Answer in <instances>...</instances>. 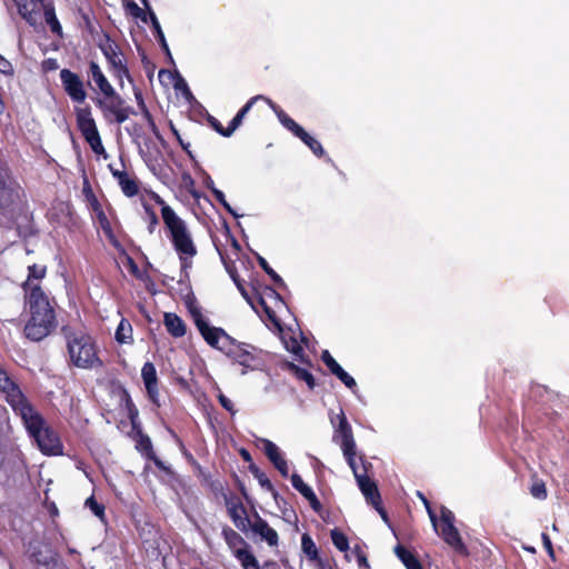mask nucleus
I'll return each mask as SVG.
<instances>
[{
  "label": "nucleus",
  "instance_id": "nucleus-1",
  "mask_svg": "<svg viewBox=\"0 0 569 569\" xmlns=\"http://www.w3.org/2000/svg\"><path fill=\"white\" fill-rule=\"evenodd\" d=\"M162 219L170 232L173 247L179 253L182 268H189L191 259L197 254V248L186 222L176 214L171 207L162 209Z\"/></svg>",
  "mask_w": 569,
  "mask_h": 569
},
{
  "label": "nucleus",
  "instance_id": "nucleus-2",
  "mask_svg": "<svg viewBox=\"0 0 569 569\" xmlns=\"http://www.w3.org/2000/svg\"><path fill=\"white\" fill-rule=\"evenodd\" d=\"M29 435L34 439L39 449L46 455H59L61 452V442L57 433L44 422L43 418L33 407L26 411V416H20Z\"/></svg>",
  "mask_w": 569,
  "mask_h": 569
},
{
  "label": "nucleus",
  "instance_id": "nucleus-3",
  "mask_svg": "<svg viewBox=\"0 0 569 569\" xmlns=\"http://www.w3.org/2000/svg\"><path fill=\"white\" fill-rule=\"evenodd\" d=\"M68 350L72 362L79 368L89 369L102 365L97 356L94 343L88 335L68 336Z\"/></svg>",
  "mask_w": 569,
  "mask_h": 569
},
{
  "label": "nucleus",
  "instance_id": "nucleus-4",
  "mask_svg": "<svg viewBox=\"0 0 569 569\" xmlns=\"http://www.w3.org/2000/svg\"><path fill=\"white\" fill-rule=\"evenodd\" d=\"M78 128L96 154L108 157L106 149L102 144L99 131L96 126L94 119L91 117L89 108H80L77 110Z\"/></svg>",
  "mask_w": 569,
  "mask_h": 569
},
{
  "label": "nucleus",
  "instance_id": "nucleus-5",
  "mask_svg": "<svg viewBox=\"0 0 569 569\" xmlns=\"http://www.w3.org/2000/svg\"><path fill=\"white\" fill-rule=\"evenodd\" d=\"M0 392L6 397L7 402L19 416H26V411L32 407L27 400L19 386L11 379L7 371L0 367Z\"/></svg>",
  "mask_w": 569,
  "mask_h": 569
},
{
  "label": "nucleus",
  "instance_id": "nucleus-6",
  "mask_svg": "<svg viewBox=\"0 0 569 569\" xmlns=\"http://www.w3.org/2000/svg\"><path fill=\"white\" fill-rule=\"evenodd\" d=\"M190 312L198 330L207 343L213 348L224 351V349H227L231 343L232 338L228 336L223 329L209 326L198 309L192 308L190 309Z\"/></svg>",
  "mask_w": 569,
  "mask_h": 569
},
{
  "label": "nucleus",
  "instance_id": "nucleus-7",
  "mask_svg": "<svg viewBox=\"0 0 569 569\" xmlns=\"http://www.w3.org/2000/svg\"><path fill=\"white\" fill-rule=\"evenodd\" d=\"M96 43L113 71H129L127 58L121 46L111 39L107 32L98 34Z\"/></svg>",
  "mask_w": 569,
  "mask_h": 569
},
{
  "label": "nucleus",
  "instance_id": "nucleus-8",
  "mask_svg": "<svg viewBox=\"0 0 569 569\" xmlns=\"http://www.w3.org/2000/svg\"><path fill=\"white\" fill-rule=\"evenodd\" d=\"M21 188L7 172L0 170V211H12L20 202Z\"/></svg>",
  "mask_w": 569,
  "mask_h": 569
},
{
  "label": "nucleus",
  "instance_id": "nucleus-9",
  "mask_svg": "<svg viewBox=\"0 0 569 569\" xmlns=\"http://www.w3.org/2000/svg\"><path fill=\"white\" fill-rule=\"evenodd\" d=\"M54 313L30 315L24 326V335L32 341H40L56 328Z\"/></svg>",
  "mask_w": 569,
  "mask_h": 569
},
{
  "label": "nucleus",
  "instance_id": "nucleus-10",
  "mask_svg": "<svg viewBox=\"0 0 569 569\" xmlns=\"http://www.w3.org/2000/svg\"><path fill=\"white\" fill-rule=\"evenodd\" d=\"M23 290L30 315L54 313L48 296L41 289L39 283H32V281L23 283Z\"/></svg>",
  "mask_w": 569,
  "mask_h": 569
},
{
  "label": "nucleus",
  "instance_id": "nucleus-11",
  "mask_svg": "<svg viewBox=\"0 0 569 569\" xmlns=\"http://www.w3.org/2000/svg\"><path fill=\"white\" fill-rule=\"evenodd\" d=\"M97 106L101 109L104 118L113 117L118 123L124 122L133 110L126 106L123 99L118 94L96 99Z\"/></svg>",
  "mask_w": 569,
  "mask_h": 569
},
{
  "label": "nucleus",
  "instance_id": "nucleus-12",
  "mask_svg": "<svg viewBox=\"0 0 569 569\" xmlns=\"http://www.w3.org/2000/svg\"><path fill=\"white\" fill-rule=\"evenodd\" d=\"M249 347L250 346H247L244 343H238L236 340L231 339V343L223 351L236 363L243 367V369L241 370V375H246L248 370H253L256 368V357L249 350Z\"/></svg>",
  "mask_w": 569,
  "mask_h": 569
},
{
  "label": "nucleus",
  "instance_id": "nucleus-13",
  "mask_svg": "<svg viewBox=\"0 0 569 569\" xmlns=\"http://www.w3.org/2000/svg\"><path fill=\"white\" fill-rule=\"evenodd\" d=\"M337 418L339 423L335 430L333 441L340 445L342 451L356 449L357 446L351 426L349 425L342 410H340V413L337 416Z\"/></svg>",
  "mask_w": 569,
  "mask_h": 569
},
{
  "label": "nucleus",
  "instance_id": "nucleus-14",
  "mask_svg": "<svg viewBox=\"0 0 569 569\" xmlns=\"http://www.w3.org/2000/svg\"><path fill=\"white\" fill-rule=\"evenodd\" d=\"M158 77L161 83L171 84L173 87L178 98H182L188 103L196 101L186 79L182 78L181 73H158Z\"/></svg>",
  "mask_w": 569,
  "mask_h": 569
},
{
  "label": "nucleus",
  "instance_id": "nucleus-15",
  "mask_svg": "<svg viewBox=\"0 0 569 569\" xmlns=\"http://www.w3.org/2000/svg\"><path fill=\"white\" fill-rule=\"evenodd\" d=\"M61 81L66 92L69 97L78 103L84 102L87 98L86 90L83 88V83L78 77L77 73H60Z\"/></svg>",
  "mask_w": 569,
  "mask_h": 569
},
{
  "label": "nucleus",
  "instance_id": "nucleus-16",
  "mask_svg": "<svg viewBox=\"0 0 569 569\" xmlns=\"http://www.w3.org/2000/svg\"><path fill=\"white\" fill-rule=\"evenodd\" d=\"M20 17L31 27L37 26L39 6L43 7L48 0H13Z\"/></svg>",
  "mask_w": 569,
  "mask_h": 569
},
{
  "label": "nucleus",
  "instance_id": "nucleus-17",
  "mask_svg": "<svg viewBox=\"0 0 569 569\" xmlns=\"http://www.w3.org/2000/svg\"><path fill=\"white\" fill-rule=\"evenodd\" d=\"M441 537L443 540L460 555H468L467 547L461 540L460 533L455 525L441 526Z\"/></svg>",
  "mask_w": 569,
  "mask_h": 569
},
{
  "label": "nucleus",
  "instance_id": "nucleus-18",
  "mask_svg": "<svg viewBox=\"0 0 569 569\" xmlns=\"http://www.w3.org/2000/svg\"><path fill=\"white\" fill-rule=\"evenodd\" d=\"M141 377L143 379L146 389L152 401L156 402L158 396V380L156 367L151 362H146L141 369Z\"/></svg>",
  "mask_w": 569,
  "mask_h": 569
},
{
  "label": "nucleus",
  "instance_id": "nucleus-19",
  "mask_svg": "<svg viewBox=\"0 0 569 569\" xmlns=\"http://www.w3.org/2000/svg\"><path fill=\"white\" fill-rule=\"evenodd\" d=\"M252 531L260 536L261 539L266 540L269 546H277L278 545V533L277 531L271 528L266 520L257 516V519L251 525Z\"/></svg>",
  "mask_w": 569,
  "mask_h": 569
},
{
  "label": "nucleus",
  "instance_id": "nucleus-20",
  "mask_svg": "<svg viewBox=\"0 0 569 569\" xmlns=\"http://www.w3.org/2000/svg\"><path fill=\"white\" fill-rule=\"evenodd\" d=\"M356 480L367 501L373 507H378L380 503V493L376 483L368 478L367 473L362 477H358Z\"/></svg>",
  "mask_w": 569,
  "mask_h": 569
},
{
  "label": "nucleus",
  "instance_id": "nucleus-21",
  "mask_svg": "<svg viewBox=\"0 0 569 569\" xmlns=\"http://www.w3.org/2000/svg\"><path fill=\"white\" fill-rule=\"evenodd\" d=\"M109 169L112 176L118 180L122 192L128 197H133L138 193L139 187L134 179H131L127 172L114 169L112 164H109Z\"/></svg>",
  "mask_w": 569,
  "mask_h": 569
},
{
  "label": "nucleus",
  "instance_id": "nucleus-22",
  "mask_svg": "<svg viewBox=\"0 0 569 569\" xmlns=\"http://www.w3.org/2000/svg\"><path fill=\"white\" fill-rule=\"evenodd\" d=\"M266 102L271 107V109L277 114L280 123L291 131L297 138L303 131V128L299 126L293 119H291L282 109H280L277 104H274L270 99L266 97Z\"/></svg>",
  "mask_w": 569,
  "mask_h": 569
},
{
  "label": "nucleus",
  "instance_id": "nucleus-23",
  "mask_svg": "<svg viewBox=\"0 0 569 569\" xmlns=\"http://www.w3.org/2000/svg\"><path fill=\"white\" fill-rule=\"evenodd\" d=\"M291 483L292 487L298 490L311 505L313 509H318L320 507V502L317 499V496L315 495L313 490L303 482L301 477L297 473L291 476Z\"/></svg>",
  "mask_w": 569,
  "mask_h": 569
},
{
  "label": "nucleus",
  "instance_id": "nucleus-24",
  "mask_svg": "<svg viewBox=\"0 0 569 569\" xmlns=\"http://www.w3.org/2000/svg\"><path fill=\"white\" fill-rule=\"evenodd\" d=\"M42 9H43L44 21L48 24V27L50 28V31L53 34L61 38L62 37V27L56 16V9L53 6V2L51 0H48L46 2V4L42 7Z\"/></svg>",
  "mask_w": 569,
  "mask_h": 569
},
{
  "label": "nucleus",
  "instance_id": "nucleus-25",
  "mask_svg": "<svg viewBox=\"0 0 569 569\" xmlns=\"http://www.w3.org/2000/svg\"><path fill=\"white\" fill-rule=\"evenodd\" d=\"M164 326L170 335L176 338H180L186 335V325L183 320L176 313H164Z\"/></svg>",
  "mask_w": 569,
  "mask_h": 569
},
{
  "label": "nucleus",
  "instance_id": "nucleus-26",
  "mask_svg": "<svg viewBox=\"0 0 569 569\" xmlns=\"http://www.w3.org/2000/svg\"><path fill=\"white\" fill-rule=\"evenodd\" d=\"M263 100L266 101L264 96H256L252 97L247 101V103L239 110V112L234 116V118L231 120L227 134H232L237 128H239L242 123L243 118L246 114L251 110L252 106L258 101Z\"/></svg>",
  "mask_w": 569,
  "mask_h": 569
},
{
  "label": "nucleus",
  "instance_id": "nucleus-27",
  "mask_svg": "<svg viewBox=\"0 0 569 569\" xmlns=\"http://www.w3.org/2000/svg\"><path fill=\"white\" fill-rule=\"evenodd\" d=\"M229 515L234 526L240 530H246L249 525V519L246 513V509L242 505H232L228 508Z\"/></svg>",
  "mask_w": 569,
  "mask_h": 569
},
{
  "label": "nucleus",
  "instance_id": "nucleus-28",
  "mask_svg": "<svg viewBox=\"0 0 569 569\" xmlns=\"http://www.w3.org/2000/svg\"><path fill=\"white\" fill-rule=\"evenodd\" d=\"M234 556L243 569H260L257 558L247 548L237 549Z\"/></svg>",
  "mask_w": 569,
  "mask_h": 569
},
{
  "label": "nucleus",
  "instance_id": "nucleus-29",
  "mask_svg": "<svg viewBox=\"0 0 569 569\" xmlns=\"http://www.w3.org/2000/svg\"><path fill=\"white\" fill-rule=\"evenodd\" d=\"M395 553L402 561L407 569H422L418 559L401 545L396 546Z\"/></svg>",
  "mask_w": 569,
  "mask_h": 569
},
{
  "label": "nucleus",
  "instance_id": "nucleus-30",
  "mask_svg": "<svg viewBox=\"0 0 569 569\" xmlns=\"http://www.w3.org/2000/svg\"><path fill=\"white\" fill-rule=\"evenodd\" d=\"M261 442L263 445V451L266 456L269 458V460L273 463L274 467H278L280 461L286 460L276 443L268 439H262Z\"/></svg>",
  "mask_w": 569,
  "mask_h": 569
},
{
  "label": "nucleus",
  "instance_id": "nucleus-31",
  "mask_svg": "<svg viewBox=\"0 0 569 569\" xmlns=\"http://www.w3.org/2000/svg\"><path fill=\"white\" fill-rule=\"evenodd\" d=\"M79 16L81 18V26L91 34L93 41L96 42L98 34H101L103 31L98 30L96 27L93 18L89 14V12L83 9L78 10Z\"/></svg>",
  "mask_w": 569,
  "mask_h": 569
},
{
  "label": "nucleus",
  "instance_id": "nucleus-32",
  "mask_svg": "<svg viewBox=\"0 0 569 569\" xmlns=\"http://www.w3.org/2000/svg\"><path fill=\"white\" fill-rule=\"evenodd\" d=\"M116 340L119 343H130L132 341V327L130 322L122 319L116 330Z\"/></svg>",
  "mask_w": 569,
  "mask_h": 569
},
{
  "label": "nucleus",
  "instance_id": "nucleus-33",
  "mask_svg": "<svg viewBox=\"0 0 569 569\" xmlns=\"http://www.w3.org/2000/svg\"><path fill=\"white\" fill-rule=\"evenodd\" d=\"M298 138L307 144L310 150L317 156L322 157L325 154V150L321 146V143L313 137H311L305 129L298 136Z\"/></svg>",
  "mask_w": 569,
  "mask_h": 569
},
{
  "label": "nucleus",
  "instance_id": "nucleus-34",
  "mask_svg": "<svg viewBox=\"0 0 569 569\" xmlns=\"http://www.w3.org/2000/svg\"><path fill=\"white\" fill-rule=\"evenodd\" d=\"M301 548L310 560H319V552L316 543L308 533H303L301 537Z\"/></svg>",
  "mask_w": 569,
  "mask_h": 569
},
{
  "label": "nucleus",
  "instance_id": "nucleus-35",
  "mask_svg": "<svg viewBox=\"0 0 569 569\" xmlns=\"http://www.w3.org/2000/svg\"><path fill=\"white\" fill-rule=\"evenodd\" d=\"M93 82L99 88L102 97H109L117 93L103 73H93Z\"/></svg>",
  "mask_w": 569,
  "mask_h": 569
},
{
  "label": "nucleus",
  "instance_id": "nucleus-36",
  "mask_svg": "<svg viewBox=\"0 0 569 569\" xmlns=\"http://www.w3.org/2000/svg\"><path fill=\"white\" fill-rule=\"evenodd\" d=\"M288 369L300 380H303L309 388L315 387L313 376L306 369L296 366L295 363H288Z\"/></svg>",
  "mask_w": 569,
  "mask_h": 569
},
{
  "label": "nucleus",
  "instance_id": "nucleus-37",
  "mask_svg": "<svg viewBox=\"0 0 569 569\" xmlns=\"http://www.w3.org/2000/svg\"><path fill=\"white\" fill-rule=\"evenodd\" d=\"M342 453H343L349 467L351 468L356 479H358V477H362L367 473V467L365 463H362V469H363L362 471H360L359 467L356 463V455H357L356 449L342 451Z\"/></svg>",
  "mask_w": 569,
  "mask_h": 569
},
{
  "label": "nucleus",
  "instance_id": "nucleus-38",
  "mask_svg": "<svg viewBox=\"0 0 569 569\" xmlns=\"http://www.w3.org/2000/svg\"><path fill=\"white\" fill-rule=\"evenodd\" d=\"M322 361L326 363L328 369L332 375H335L338 379L345 372L342 367L333 359L328 350H325L321 356Z\"/></svg>",
  "mask_w": 569,
  "mask_h": 569
},
{
  "label": "nucleus",
  "instance_id": "nucleus-39",
  "mask_svg": "<svg viewBox=\"0 0 569 569\" xmlns=\"http://www.w3.org/2000/svg\"><path fill=\"white\" fill-rule=\"evenodd\" d=\"M331 540L337 549L340 551H347L349 548L348 538L338 529L331 530Z\"/></svg>",
  "mask_w": 569,
  "mask_h": 569
},
{
  "label": "nucleus",
  "instance_id": "nucleus-40",
  "mask_svg": "<svg viewBox=\"0 0 569 569\" xmlns=\"http://www.w3.org/2000/svg\"><path fill=\"white\" fill-rule=\"evenodd\" d=\"M28 279L24 283H28L29 281H32V283H38L37 281L42 279L46 276L47 268L46 266L41 264H32L28 268Z\"/></svg>",
  "mask_w": 569,
  "mask_h": 569
},
{
  "label": "nucleus",
  "instance_id": "nucleus-41",
  "mask_svg": "<svg viewBox=\"0 0 569 569\" xmlns=\"http://www.w3.org/2000/svg\"><path fill=\"white\" fill-rule=\"evenodd\" d=\"M148 14H149V18H150V21H151V26H152V31H153V34L156 37V39L158 40V42H163L164 43V33L161 29V26L159 23V20L156 16V13L153 12L152 9H149L148 10Z\"/></svg>",
  "mask_w": 569,
  "mask_h": 569
},
{
  "label": "nucleus",
  "instance_id": "nucleus-42",
  "mask_svg": "<svg viewBox=\"0 0 569 569\" xmlns=\"http://www.w3.org/2000/svg\"><path fill=\"white\" fill-rule=\"evenodd\" d=\"M530 493L533 498L543 500L547 498V488L543 481L535 480L530 487Z\"/></svg>",
  "mask_w": 569,
  "mask_h": 569
},
{
  "label": "nucleus",
  "instance_id": "nucleus-43",
  "mask_svg": "<svg viewBox=\"0 0 569 569\" xmlns=\"http://www.w3.org/2000/svg\"><path fill=\"white\" fill-rule=\"evenodd\" d=\"M257 259H258L259 266L264 270L266 273H268L271 277V279L277 284H283L282 278L269 266V263L267 262V260L263 257L258 256Z\"/></svg>",
  "mask_w": 569,
  "mask_h": 569
},
{
  "label": "nucleus",
  "instance_id": "nucleus-44",
  "mask_svg": "<svg viewBox=\"0 0 569 569\" xmlns=\"http://www.w3.org/2000/svg\"><path fill=\"white\" fill-rule=\"evenodd\" d=\"M126 8L134 18L141 19L143 22H147V17H149L147 9H141L134 1H129Z\"/></svg>",
  "mask_w": 569,
  "mask_h": 569
},
{
  "label": "nucleus",
  "instance_id": "nucleus-45",
  "mask_svg": "<svg viewBox=\"0 0 569 569\" xmlns=\"http://www.w3.org/2000/svg\"><path fill=\"white\" fill-rule=\"evenodd\" d=\"M97 219L99 221L101 229L106 233V236L111 238L112 237L111 224H110V221L108 220L106 213L102 210L97 211Z\"/></svg>",
  "mask_w": 569,
  "mask_h": 569
},
{
  "label": "nucleus",
  "instance_id": "nucleus-46",
  "mask_svg": "<svg viewBox=\"0 0 569 569\" xmlns=\"http://www.w3.org/2000/svg\"><path fill=\"white\" fill-rule=\"evenodd\" d=\"M211 192L214 196L216 200L219 201L229 213H231L233 217H238V214L233 211L231 206L226 200L224 193L221 190L217 189L216 187H212Z\"/></svg>",
  "mask_w": 569,
  "mask_h": 569
},
{
  "label": "nucleus",
  "instance_id": "nucleus-47",
  "mask_svg": "<svg viewBox=\"0 0 569 569\" xmlns=\"http://www.w3.org/2000/svg\"><path fill=\"white\" fill-rule=\"evenodd\" d=\"M86 506L100 519L104 515V507L96 501L93 497L86 500Z\"/></svg>",
  "mask_w": 569,
  "mask_h": 569
},
{
  "label": "nucleus",
  "instance_id": "nucleus-48",
  "mask_svg": "<svg viewBox=\"0 0 569 569\" xmlns=\"http://www.w3.org/2000/svg\"><path fill=\"white\" fill-rule=\"evenodd\" d=\"M146 214L149 219V232L152 233L154 231L156 226L158 224L159 220L156 214V212L147 204L143 206Z\"/></svg>",
  "mask_w": 569,
  "mask_h": 569
},
{
  "label": "nucleus",
  "instance_id": "nucleus-49",
  "mask_svg": "<svg viewBox=\"0 0 569 569\" xmlns=\"http://www.w3.org/2000/svg\"><path fill=\"white\" fill-rule=\"evenodd\" d=\"M209 124L218 132L220 133L221 136L223 137H230L231 134H227L228 132V128H223L222 124L219 122L218 119H216L214 117L212 116H208L207 118Z\"/></svg>",
  "mask_w": 569,
  "mask_h": 569
},
{
  "label": "nucleus",
  "instance_id": "nucleus-50",
  "mask_svg": "<svg viewBox=\"0 0 569 569\" xmlns=\"http://www.w3.org/2000/svg\"><path fill=\"white\" fill-rule=\"evenodd\" d=\"M218 400H219L220 405L227 411H229L231 415L236 413L234 406H233L232 401L228 397H226L222 392H219Z\"/></svg>",
  "mask_w": 569,
  "mask_h": 569
},
{
  "label": "nucleus",
  "instance_id": "nucleus-51",
  "mask_svg": "<svg viewBox=\"0 0 569 569\" xmlns=\"http://www.w3.org/2000/svg\"><path fill=\"white\" fill-rule=\"evenodd\" d=\"M455 515L447 508L441 509V522L442 526L453 525Z\"/></svg>",
  "mask_w": 569,
  "mask_h": 569
},
{
  "label": "nucleus",
  "instance_id": "nucleus-52",
  "mask_svg": "<svg viewBox=\"0 0 569 569\" xmlns=\"http://www.w3.org/2000/svg\"><path fill=\"white\" fill-rule=\"evenodd\" d=\"M339 380L343 382L345 386L349 389H355L357 387L356 380L346 371L341 375V377H339Z\"/></svg>",
  "mask_w": 569,
  "mask_h": 569
},
{
  "label": "nucleus",
  "instance_id": "nucleus-53",
  "mask_svg": "<svg viewBox=\"0 0 569 569\" xmlns=\"http://www.w3.org/2000/svg\"><path fill=\"white\" fill-rule=\"evenodd\" d=\"M140 106L142 107V111H143V118L144 120L147 121V123L149 124V127L152 129V131H156L157 130V127H156V123L152 119V116L151 113L148 111V109L146 108V106L143 104V102L141 101L140 102Z\"/></svg>",
  "mask_w": 569,
  "mask_h": 569
},
{
  "label": "nucleus",
  "instance_id": "nucleus-54",
  "mask_svg": "<svg viewBox=\"0 0 569 569\" xmlns=\"http://www.w3.org/2000/svg\"><path fill=\"white\" fill-rule=\"evenodd\" d=\"M541 538H542L543 547L548 551L549 556L553 558V549H552V543H551L549 536L547 533H542Z\"/></svg>",
  "mask_w": 569,
  "mask_h": 569
},
{
  "label": "nucleus",
  "instance_id": "nucleus-55",
  "mask_svg": "<svg viewBox=\"0 0 569 569\" xmlns=\"http://www.w3.org/2000/svg\"><path fill=\"white\" fill-rule=\"evenodd\" d=\"M356 557H357V562L360 567H366L368 568L369 567V563H368V560H367V557L365 556L363 552H361L359 549H356Z\"/></svg>",
  "mask_w": 569,
  "mask_h": 569
},
{
  "label": "nucleus",
  "instance_id": "nucleus-56",
  "mask_svg": "<svg viewBox=\"0 0 569 569\" xmlns=\"http://www.w3.org/2000/svg\"><path fill=\"white\" fill-rule=\"evenodd\" d=\"M43 71H51L58 69V63L54 59H48L43 62Z\"/></svg>",
  "mask_w": 569,
  "mask_h": 569
},
{
  "label": "nucleus",
  "instance_id": "nucleus-57",
  "mask_svg": "<svg viewBox=\"0 0 569 569\" xmlns=\"http://www.w3.org/2000/svg\"><path fill=\"white\" fill-rule=\"evenodd\" d=\"M141 60H142V63H143V67L146 69V71H153L156 66L148 60L147 56L144 54V52H141Z\"/></svg>",
  "mask_w": 569,
  "mask_h": 569
},
{
  "label": "nucleus",
  "instance_id": "nucleus-58",
  "mask_svg": "<svg viewBox=\"0 0 569 569\" xmlns=\"http://www.w3.org/2000/svg\"><path fill=\"white\" fill-rule=\"evenodd\" d=\"M276 468L278 469L282 477H288L289 467L286 460L280 461V463Z\"/></svg>",
  "mask_w": 569,
  "mask_h": 569
},
{
  "label": "nucleus",
  "instance_id": "nucleus-59",
  "mask_svg": "<svg viewBox=\"0 0 569 569\" xmlns=\"http://www.w3.org/2000/svg\"><path fill=\"white\" fill-rule=\"evenodd\" d=\"M258 479L262 487L267 488L268 490H272V485L266 476L261 475L258 477Z\"/></svg>",
  "mask_w": 569,
  "mask_h": 569
},
{
  "label": "nucleus",
  "instance_id": "nucleus-60",
  "mask_svg": "<svg viewBox=\"0 0 569 569\" xmlns=\"http://www.w3.org/2000/svg\"><path fill=\"white\" fill-rule=\"evenodd\" d=\"M10 62L0 54V71H9Z\"/></svg>",
  "mask_w": 569,
  "mask_h": 569
},
{
  "label": "nucleus",
  "instance_id": "nucleus-61",
  "mask_svg": "<svg viewBox=\"0 0 569 569\" xmlns=\"http://www.w3.org/2000/svg\"><path fill=\"white\" fill-rule=\"evenodd\" d=\"M419 496L422 498L423 503H425V505H426V507L428 508V512H429L430 519H431V521H432L433 526L436 527V526H437V525H436V517H435V516H433V513L431 512V510H430V508H429V506H428V501H427V499H425V498L421 496V493H419Z\"/></svg>",
  "mask_w": 569,
  "mask_h": 569
},
{
  "label": "nucleus",
  "instance_id": "nucleus-62",
  "mask_svg": "<svg viewBox=\"0 0 569 569\" xmlns=\"http://www.w3.org/2000/svg\"><path fill=\"white\" fill-rule=\"evenodd\" d=\"M153 198L156 200L157 203H159L161 206V210L166 207H169L161 197H159L158 194H153Z\"/></svg>",
  "mask_w": 569,
  "mask_h": 569
},
{
  "label": "nucleus",
  "instance_id": "nucleus-63",
  "mask_svg": "<svg viewBox=\"0 0 569 569\" xmlns=\"http://www.w3.org/2000/svg\"><path fill=\"white\" fill-rule=\"evenodd\" d=\"M159 43H160L162 50L169 57V59H172L167 41L164 40V43L163 42H159Z\"/></svg>",
  "mask_w": 569,
  "mask_h": 569
},
{
  "label": "nucleus",
  "instance_id": "nucleus-64",
  "mask_svg": "<svg viewBox=\"0 0 569 569\" xmlns=\"http://www.w3.org/2000/svg\"><path fill=\"white\" fill-rule=\"evenodd\" d=\"M375 508L379 511V513H380L381 518L383 519V521L387 522L388 521V516H387L386 511L380 507V503L378 505V507H375Z\"/></svg>",
  "mask_w": 569,
  "mask_h": 569
}]
</instances>
